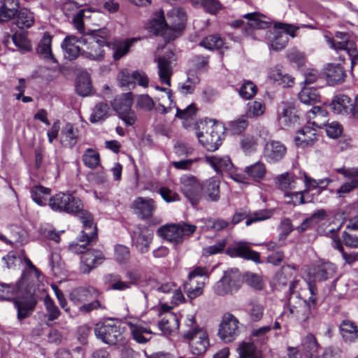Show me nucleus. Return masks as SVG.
Wrapping results in <instances>:
<instances>
[{
    "label": "nucleus",
    "mask_w": 358,
    "mask_h": 358,
    "mask_svg": "<svg viewBox=\"0 0 358 358\" xmlns=\"http://www.w3.org/2000/svg\"><path fill=\"white\" fill-rule=\"evenodd\" d=\"M50 208L56 212L66 213L77 216L86 229H90L93 224L92 215L83 209V204L79 198L71 194L59 192L51 196L48 201Z\"/></svg>",
    "instance_id": "1"
},
{
    "label": "nucleus",
    "mask_w": 358,
    "mask_h": 358,
    "mask_svg": "<svg viewBox=\"0 0 358 358\" xmlns=\"http://www.w3.org/2000/svg\"><path fill=\"white\" fill-rule=\"evenodd\" d=\"M110 33L107 28L90 29L80 38L85 45L81 55L90 60L101 61L104 58L103 48L108 44Z\"/></svg>",
    "instance_id": "2"
},
{
    "label": "nucleus",
    "mask_w": 358,
    "mask_h": 358,
    "mask_svg": "<svg viewBox=\"0 0 358 358\" xmlns=\"http://www.w3.org/2000/svg\"><path fill=\"white\" fill-rule=\"evenodd\" d=\"M185 329L182 336L189 341L190 351L196 356L202 355L209 345L206 331L197 325L194 315H189L185 322Z\"/></svg>",
    "instance_id": "3"
},
{
    "label": "nucleus",
    "mask_w": 358,
    "mask_h": 358,
    "mask_svg": "<svg viewBox=\"0 0 358 358\" xmlns=\"http://www.w3.org/2000/svg\"><path fill=\"white\" fill-rule=\"evenodd\" d=\"M198 129L196 137L208 151L214 152L222 145L224 138L225 127L221 123L214 122L211 125L201 123Z\"/></svg>",
    "instance_id": "4"
},
{
    "label": "nucleus",
    "mask_w": 358,
    "mask_h": 358,
    "mask_svg": "<svg viewBox=\"0 0 358 358\" xmlns=\"http://www.w3.org/2000/svg\"><path fill=\"white\" fill-rule=\"evenodd\" d=\"M310 296L308 300H304L300 297L292 296L289 302V310L291 315L300 322L307 321L313 315L317 301V289L315 286L308 285Z\"/></svg>",
    "instance_id": "5"
},
{
    "label": "nucleus",
    "mask_w": 358,
    "mask_h": 358,
    "mask_svg": "<svg viewBox=\"0 0 358 358\" xmlns=\"http://www.w3.org/2000/svg\"><path fill=\"white\" fill-rule=\"evenodd\" d=\"M196 229V225L181 222L178 224H166L159 227L157 234L169 243L177 245L184 241L185 236L193 234Z\"/></svg>",
    "instance_id": "6"
},
{
    "label": "nucleus",
    "mask_w": 358,
    "mask_h": 358,
    "mask_svg": "<svg viewBox=\"0 0 358 358\" xmlns=\"http://www.w3.org/2000/svg\"><path fill=\"white\" fill-rule=\"evenodd\" d=\"M273 27V31H269L267 34V37L270 42L271 48L275 51L284 49L289 41L287 35L294 38L296 32L299 29V27L279 22H275Z\"/></svg>",
    "instance_id": "7"
},
{
    "label": "nucleus",
    "mask_w": 358,
    "mask_h": 358,
    "mask_svg": "<svg viewBox=\"0 0 358 358\" xmlns=\"http://www.w3.org/2000/svg\"><path fill=\"white\" fill-rule=\"evenodd\" d=\"M242 285L241 274L236 268L226 271L223 276L213 286L215 294L221 296L232 295L237 292Z\"/></svg>",
    "instance_id": "8"
},
{
    "label": "nucleus",
    "mask_w": 358,
    "mask_h": 358,
    "mask_svg": "<svg viewBox=\"0 0 358 358\" xmlns=\"http://www.w3.org/2000/svg\"><path fill=\"white\" fill-rule=\"evenodd\" d=\"M133 99L131 93L122 94L113 103L114 110L119 118L127 127L133 126L137 121L136 112L132 109Z\"/></svg>",
    "instance_id": "9"
},
{
    "label": "nucleus",
    "mask_w": 358,
    "mask_h": 358,
    "mask_svg": "<svg viewBox=\"0 0 358 358\" xmlns=\"http://www.w3.org/2000/svg\"><path fill=\"white\" fill-rule=\"evenodd\" d=\"M180 191L192 206L197 205L203 195V186L192 176H184L180 180Z\"/></svg>",
    "instance_id": "10"
},
{
    "label": "nucleus",
    "mask_w": 358,
    "mask_h": 358,
    "mask_svg": "<svg viewBox=\"0 0 358 358\" xmlns=\"http://www.w3.org/2000/svg\"><path fill=\"white\" fill-rule=\"evenodd\" d=\"M94 334L96 338L109 345H115L122 337L120 326L111 320L97 323L94 327Z\"/></svg>",
    "instance_id": "11"
},
{
    "label": "nucleus",
    "mask_w": 358,
    "mask_h": 358,
    "mask_svg": "<svg viewBox=\"0 0 358 358\" xmlns=\"http://www.w3.org/2000/svg\"><path fill=\"white\" fill-rule=\"evenodd\" d=\"M239 320L233 314L224 313L219 325V338L224 343L234 341L239 335Z\"/></svg>",
    "instance_id": "12"
},
{
    "label": "nucleus",
    "mask_w": 358,
    "mask_h": 358,
    "mask_svg": "<svg viewBox=\"0 0 358 358\" xmlns=\"http://www.w3.org/2000/svg\"><path fill=\"white\" fill-rule=\"evenodd\" d=\"M157 64V73L162 83L171 86V78L173 73L176 59L175 54L170 51L166 55L155 59Z\"/></svg>",
    "instance_id": "13"
},
{
    "label": "nucleus",
    "mask_w": 358,
    "mask_h": 358,
    "mask_svg": "<svg viewBox=\"0 0 358 358\" xmlns=\"http://www.w3.org/2000/svg\"><path fill=\"white\" fill-rule=\"evenodd\" d=\"M227 254L231 257H241L255 263H260L259 253L252 250L248 246V243L246 242L241 241L234 243L227 248Z\"/></svg>",
    "instance_id": "14"
},
{
    "label": "nucleus",
    "mask_w": 358,
    "mask_h": 358,
    "mask_svg": "<svg viewBox=\"0 0 358 358\" xmlns=\"http://www.w3.org/2000/svg\"><path fill=\"white\" fill-rule=\"evenodd\" d=\"M103 252L98 250L91 249L87 250L81 256L80 271L87 274L97 266L101 264L105 260Z\"/></svg>",
    "instance_id": "15"
},
{
    "label": "nucleus",
    "mask_w": 358,
    "mask_h": 358,
    "mask_svg": "<svg viewBox=\"0 0 358 358\" xmlns=\"http://www.w3.org/2000/svg\"><path fill=\"white\" fill-rule=\"evenodd\" d=\"M336 171L343 175L344 178L350 179V181L345 182L337 189V194L343 196L358 188V167L346 168L343 166L337 169Z\"/></svg>",
    "instance_id": "16"
},
{
    "label": "nucleus",
    "mask_w": 358,
    "mask_h": 358,
    "mask_svg": "<svg viewBox=\"0 0 358 358\" xmlns=\"http://www.w3.org/2000/svg\"><path fill=\"white\" fill-rule=\"evenodd\" d=\"M327 43L337 52L343 51L347 53L350 51L353 53L356 47L355 43L350 38V34L347 32H336L334 38H328Z\"/></svg>",
    "instance_id": "17"
},
{
    "label": "nucleus",
    "mask_w": 358,
    "mask_h": 358,
    "mask_svg": "<svg viewBox=\"0 0 358 358\" xmlns=\"http://www.w3.org/2000/svg\"><path fill=\"white\" fill-rule=\"evenodd\" d=\"M132 242L138 251L145 253L149 250L153 234L146 227H138L132 234Z\"/></svg>",
    "instance_id": "18"
},
{
    "label": "nucleus",
    "mask_w": 358,
    "mask_h": 358,
    "mask_svg": "<svg viewBox=\"0 0 358 358\" xmlns=\"http://www.w3.org/2000/svg\"><path fill=\"white\" fill-rule=\"evenodd\" d=\"M287 148L278 141H270L264 145L263 155L268 163L280 162L285 156Z\"/></svg>",
    "instance_id": "19"
},
{
    "label": "nucleus",
    "mask_w": 358,
    "mask_h": 358,
    "mask_svg": "<svg viewBox=\"0 0 358 358\" xmlns=\"http://www.w3.org/2000/svg\"><path fill=\"white\" fill-rule=\"evenodd\" d=\"M243 17L248 20L243 29L247 35L250 34L251 29H264L269 27L273 22L266 16L259 13H250L243 15Z\"/></svg>",
    "instance_id": "20"
},
{
    "label": "nucleus",
    "mask_w": 358,
    "mask_h": 358,
    "mask_svg": "<svg viewBox=\"0 0 358 358\" xmlns=\"http://www.w3.org/2000/svg\"><path fill=\"white\" fill-rule=\"evenodd\" d=\"M52 36L45 32L38 43L36 53L45 62L50 64H57V60L52 51Z\"/></svg>",
    "instance_id": "21"
},
{
    "label": "nucleus",
    "mask_w": 358,
    "mask_h": 358,
    "mask_svg": "<svg viewBox=\"0 0 358 358\" xmlns=\"http://www.w3.org/2000/svg\"><path fill=\"white\" fill-rule=\"evenodd\" d=\"M147 29L150 32H152L155 35L164 36V38H167L169 41L174 38L175 37V36L169 37L166 36V34L171 32V31L166 20L164 19L162 11L157 13L155 17L149 21L147 25Z\"/></svg>",
    "instance_id": "22"
},
{
    "label": "nucleus",
    "mask_w": 358,
    "mask_h": 358,
    "mask_svg": "<svg viewBox=\"0 0 358 358\" xmlns=\"http://www.w3.org/2000/svg\"><path fill=\"white\" fill-rule=\"evenodd\" d=\"M186 20V13L182 8H173L167 13L166 22L171 31H180L184 27Z\"/></svg>",
    "instance_id": "23"
},
{
    "label": "nucleus",
    "mask_w": 358,
    "mask_h": 358,
    "mask_svg": "<svg viewBox=\"0 0 358 358\" xmlns=\"http://www.w3.org/2000/svg\"><path fill=\"white\" fill-rule=\"evenodd\" d=\"M84 229H85L83 231L82 235L79 238V242L81 243V244L75 242L69 244V248L72 252L83 255L85 252L84 251L85 249V244L90 243L96 238V227H93V224L90 229H89V228L86 229L85 227Z\"/></svg>",
    "instance_id": "24"
},
{
    "label": "nucleus",
    "mask_w": 358,
    "mask_h": 358,
    "mask_svg": "<svg viewBox=\"0 0 358 358\" xmlns=\"http://www.w3.org/2000/svg\"><path fill=\"white\" fill-rule=\"evenodd\" d=\"M248 215V211L245 209L236 212L232 217L231 222L233 224H236L246 218L245 224L250 226L255 222L264 220L270 217L269 213L264 210L255 212L250 217Z\"/></svg>",
    "instance_id": "25"
},
{
    "label": "nucleus",
    "mask_w": 358,
    "mask_h": 358,
    "mask_svg": "<svg viewBox=\"0 0 358 358\" xmlns=\"http://www.w3.org/2000/svg\"><path fill=\"white\" fill-rule=\"evenodd\" d=\"M132 206L136 213L143 219L151 217L156 208L153 199L143 197H138Z\"/></svg>",
    "instance_id": "26"
},
{
    "label": "nucleus",
    "mask_w": 358,
    "mask_h": 358,
    "mask_svg": "<svg viewBox=\"0 0 358 358\" xmlns=\"http://www.w3.org/2000/svg\"><path fill=\"white\" fill-rule=\"evenodd\" d=\"M204 161L217 172L231 171L233 164L228 156L206 155Z\"/></svg>",
    "instance_id": "27"
},
{
    "label": "nucleus",
    "mask_w": 358,
    "mask_h": 358,
    "mask_svg": "<svg viewBox=\"0 0 358 358\" xmlns=\"http://www.w3.org/2000/svg\"><path fill=\"white\" fill-rule=\"evenodd\" d=\"M339 330L343 341L347 344L358 341V327L352 321L345 320L339 325Z\"/></svg>",
    "instance_id": "28"
},
{
    "label": "nucleus",
    "mask_w": 358,
    "mask_h": 358,
    "mask_svg": "<svg viewBox=\"0 0 358 358\" xmlns=\"http://www.w3.org/2000/svg\"><path fill=\"white\" fill-rule=\"evenodd\" d=\"M316 140V129L308 126L303 127L299 130L294 138L296 145L303 148L313 145Z\"/></svg>",
    "instance_id": "29"
},
{
    "label": "nucleus",
    "mask_w": 358,
    "mask_h": 358,
    "mask_svg": "<svg viewBox=\"0 0 358 358\" xmlns=\"http://www.w3.org/2000/svg\"><path fill=\"white\" fill-rule=\"evenodd\" d=\"M299 116L296 113L294 106L289 103H282L281 111L278 113V122L282 127H290L297 122Z\"/></svg>",
    "instance_id": "30"
},
{
    "label": "nucleus",
    "mask_w": 358,
    "mask_h": 358,
    "mask_svg": "<svg viewBox=\"0 0 358 358\" xmlns=\"http://www.w3.org/2000/svg\"><path fill=\"white\" fill-rule=\"evenodd\" d=\"M327 115L328 113L324 107L314 106L307 113L308 122L317 128H322L327 123Z\"/></svg>",
    "instance_id": "31"
},
{
    "label": "nucleus",
    "mask_w": 358,
    "mask_h": 358,
    "mask_svg": "<svg viewBox=\"0 0 358 358\" xmlns=\"http://www.w3.org/2000/svg\"><path fill=\"white\" fill-rule=\"evenodd\" d=\"M334 113L339 115L352 113V102L345 94H338L334 96L330 104Z\"/></svg>",
    "instance_id": "32"
},
{
    "label": "nucleus",
    "mask_w": 358,
    "mask_h": 358,
    "mask_svg": "<svg viewBox=\"0 0 358 358\" xmlns=\"http://www.w3.org/2000/svg\"><path fill=\"white\" fill-rule=\"evenodd\" d=\"M78 43H80V39L74 36H68L64 38L61 46L66 59L73 60L81 54L82 51L77 45Z\"/></svg>",
    "instance_id": "33"
},
{
    "label": "nucleus",
    "mask_w": 358,
    "mask_h": 358,
    "mask_svg": "<svg viewBox=\"0 0 358 358\" xmlns=\"http://www.w3.org/2000/svg\"><path fill=\"white\" fill-rule=\"evenodd\" d=\"M133 338L138 343H146L152 338V331L143 327L140 323L127 322Z\"/></svg>",
    "instance_id": "34"
},
{
    "label": "nucleus",
    "mask_w": 358,
    "mask_h": 358,
    "mask_svg": "<svg viewBox=\"0 0 358 358\" xmlns=\"http://www.w3.org/2000/svg\"><path fill=\"white\" fill-rule=\"evenodd\" d=\"M99 292L93 287H79L72 292L70 299L76 304L87 302L97 296Z\"/></svg>",
    "instance_id": "35"
},
{
    "label": "nucleus",
    "mask_w": 358,
    "mask_h": 358,
    "mask_svg": "<svg viewBox=\"0 0 358 358\" xmlns=\"http://www.w3.org/2000/svg\"><path fill=\"white\" fill-rule=\"evenodd\" d=\"M158 327L162 334L171 335L179 328V321L173 313H166L158 322Z\"/></svg>",
    "instance_id": "36"
},
{
    "label": "nucleus",
    "mask_w": 358,
    "mask_h": 358,
    "mask_svg": "<svg viewBox=\"0 0 358 358\" xmlns=\"http://www.w3.org/2000/svg\"><path fill=\"white\" fill-rule=\"evenodd\" d=\"M0 22H8L16 14L19 8L18 0H1Z\"/></svg>",
    "instance_id": "37"
},
{
    "label": "nucleus",
    "mask_w": 358,
    "mask_h": 358,
    "mask_svg": "<svg viewBox=\"0 0 358 358\" xmlns=\"http://www.w3.org/2000/svg\"><path fill=\"white\" fill-rule=\"evenodd\" d=\"M79 131L71 123H67L61 132V142L65 147H73L78 141Z\"/></svg>",
    "instance_id": "38"
},
{
    "label": "nucleus",
    "mask_w": 358,
    "mask_h": 358,
    "mask_svg": "<svg viewBox=\"0 0 358 358\" xmlns=\"http://www.w3.org/2000/svg\"><path fill=\"white\" fill-rule=\"evenodd\" d=\"M326 76L331 85L342 83L346 76L345 70L339 64H329L326 69Z\"/></svg>",
    "instance_id": "39"
},
{
    "label": "nucleus",
    "mask_w": 358,
    "mask_h": 358,
    "mask_svg": "<svg viewBox=\"0 0 358 358\" xmlns=\"http://www.w3.org/2000/svg\"><path fill=\"white\" fill-rule=\"evenodd\" d=\"M14 305L17 310V318L20 320L28 317L34 310L36 301L32 296L26 301H14Z\"/></svg>",
    "instance_id": "40"
},
{
    "label": "nucleus",
    "mask_w": 358,
    "mask_h": 358,
    "mask_svg": "<svg viewBox=\"0 0 358 358\" xmlns=\"http://www.w3.org/2000/svg\"><path fill=\"white\" fill-rule=\"evenodd\" d=\"M14 23L21 29L31 27L34 23L33 13L27 8L20 9L14 16Z\"/></svg>",
    "instance_id": "41"
},
{
    "label": "nucleus",
    "mask_w": 358,
    "mask_h": 358,
    "mask_svg": "<svg viewBox=\"0 0 358 358\" xmlns=\"http://www.w3.org/2000/svg\"><path fill=\"white\" fill-rule=\"evenodd\" d=\"M336 267L331 262H324L318 265L315 269L314 277L316 280H327L334 276Z\"/></svg>",
    "instance_id": "42"
},
{
    "label": "nucleus",
    "mask_w": 358,
    "mask_h": 358,
    "mask_svg": "<svg viewBox=\"0 0 358 358\" xmlns=\"http://www.w3.org/2000/svg\"><path fill=\"white\" fill-rule=\"evenodd\" d=\"M300 101L306 105L315 104L320 101V95L315 87H303L299 93Z\"/></svg>",
    "instance_id": "43"
},
{
    "label": "nucleus",
    "mask_w": 358,
    "mask_h": 358,
    "mask_svg": "<svg viewBox=\"0 0 358 358\" xmlns=\"http://www.w3.org/2000/svg\"><path fill=\"white\" fill-rule=\"evenodd\" d=\"M299 178L289 173H285L280 175L277 178V185L279 189L287 191L297 187Z\"/></svg>",
    "instance_id": "44"
},
{
    "label": "nucleus",
    "mask_w": 358,
    "mask_h": 358,
    "mask_svg": "<svg viewBox=\"0 0 358 358\" xmlns=\"http://www.w3.org/2000/svg\"><path fill=\"white\" fill-rule=\"evenodd\" d=\"M51 194L50 188L36 185L31 189V196L32 200L39 206H44L46 203L47 197Z\"/></svg>",
    "instance_id": "45"
},
{
    "label": "nucleus",
    "mask_w": 358,
    "mask_h": 358,
    "mask_svg": "<svg viewBox=\"0 0 358 358\" xmlns=\"http://www.w3.org/2000/svg\"><path fill=\"white\" fill-rule=\"evenodd\" d=\"M22 284L19 281L15 285L6 284L0 282V300L8 301L13 299V296L19 290L22 289Z\"/></svg>",
    "instance_id": "46"
},
{
    "label": "nucleus",
    "mask_w": 358,
    "mask_h": 358,
    "mask_svg": "<svg viewBox=\"0 0 358 358\" xmlns=\"http://www.w3.org/2000/svg\"><path fill=\"white\" fill-rule=\"evenodd\" d=\"M208 199L212 201H216L220 198V180L215 177L206 180L204 185Z\"/></svg>",
    "instance_id": "47"
},
{
    "label": "nucleus",
    "mask_w": 358,
    "mask_h": 358,
    "mask_svg": "<svg viewBox=\"0 0 358 358\" xmlns=\"http://www.w3.org/2000/svg\"><path fill=\"white\" fill-rule=\"evenodd\" d=\"M237 350L239 358H262L253 343L243 342Z\"/></svg>",
    "instance_id": "48"
},
{
    "label": "nucleus",
    "mask_w": 358,
    "mask_h": 358,
    "mask_svg": "<svg viewBox=\"0 0 358 358\" xmlns=\"http://www.w3.org/2000/svg\"><path fill=\"white\" fill-rule=\"evenodd\" d=\"M224 39L219 34H212L206 36L199 43V45L210 50H218L223 47Z\"/></svg>",
    "instance_id": "49"
},
{
    "label": "nucleus",
    "mask_w": 358,
    "mask_h": 358,
    "mask_svg": "<svg viewBox=\"0 0 358 358\" xmlns=\"http://www.w3.org/2000/svg\"><path fill=\"white\" fill-rule=\"evenodd\" d=\"M110 108L106 103L100 102L95 106L91 114L90 120L92 123H96L106 120L108 117Z\"/></svg>",
    "instance_id": "50"
},
{
    "label": "nucleus",
    "mask_w": 358,
    "mask_h": 358,
    "mask_svg": "<svg viewBox=\"0 0 358 358\" xmlns=\"http://www.w3.org/2000/svg\"><path fill=\"white\" fill-rule=\"evenodd\" d=\"M44 306L46 311L45 317H47L48 322L55 321L59 317L61 312L49 295L44 299Z\"/></svg>",
    "instance_id": "51"
},
{
    "label": "nucleus",
    "mask_w": 358,
    "mask_h": 358,
    "mask_svg": "<svg viewBox=\"0 0 358 358\" xmlns=\"http://www.w3.org/2000/svg\"><path fill=\"white\" fill-rule=\"evenodd\" d=\"M266 110V106L262 100L258 99L250 101L247 104L246 115L253 118L262 115Z\"/></svg>",
    "instance_id": "52"
},
{
    "label": "nucleus",
    "mask_w": 358,
    "mask_h": 358,
    "mask_svg": "<svg viewBox=\"0 0 358 358\" xmlns=\"http://www.w3.org/2000/svg\"><path fill=\"white\" fill-rule=\"evenodd\" d=\"M203 287L204 282L199 280H193V282L189 280V282L184 284V289L187 296L192 299L202 294Z\"/></svg>",
    "instance_id": "53"
},
{
    "label": "nucleus",
    "mask_w": 358,
    "mask_h": 358,
    "mask_svg": "<svg viewBox=\"0 0 358 358\" xmlns=\"http://www.w3.org/2000/svg\"><path fill=\"white\" fill-rule=\"evenodd\" d=\"M285 196L290 198V200L287 202L289 203H292L293 205H301L305 203L312 202L313 199L309 196L307 192H305V190L288 192H286L285 193Z\"/></svg>",
    "instance_id": "54"
},
{
    "label": "nucleus",
    "mask_w": 358,
    "mask_h": 358,
    "mask_svg": "<svg viewBox=\"0 0 358 358\" xmlns=\"http://www.w3.org/2000/svg\"><path fill=\"white\" fill-rule=\"evenodd\" d=\"M275 282L276 286L279 287L288 285L290 294L294 293V289L298 282L296 280H292L291 277L288 276L287 273H286L284 270L276 273Z\"/></svg>",
    "instance_id": "55"
},
{
    "label": "nucleus",
    "mask_w": 358,
    "mask_h": 358,
    "mask_svg": "<svg viewBox=\"0 0 358 358\" xmlns=\"http://www.w3.org/2000/svg\"><path fill=\"white\" fill-rule=\"evenodd\" d=\"M12 41L22 52H29L31 50V43L24 33L15 32L12 35Z\"/></svg>",
    "instance_id": "56"
},
{
    "label": "nucleus",
    "mask_w": 358,
    "mask_h": 358,
    "mask_svg": "<svg viewBox=\"0 0 358 358\" xmlns=\"http://www.w3.org/2000/svg\"><path fill=\"white\" fill-rule=\"evenodd\" d=\"M83 161L86 166L94 169L99 164V154L96 150L89 148L84 152Z\"/></svg>",
    "instance_id": "57"
},
{
    "label": "nucleus",
    "mask_w": 358,
    "mask_h": 358,
    "mask_svg": "<svg viewBox=\"0 0 358 358\" xmlns=\"http://www.w3.org/2000/svg\"><path fill=\"white\" fill-rule=\"evenodd\" d=\"M245 172L254 179H262L266 173V167L264 163L257 162L245 167Z\"/></svg>",
    "instance_id": "58"
},
{
    "label": "nucleus",
    "mask_w": 358,
    "mask_h": 358,
    "mask_svg": "<svg viewBox=\"0 0 358 358\" xmlns=\"http://www.w3.org/2000/svg\"><path fill=\"white\" fill-rule=\"evenodd\" d=\"M92 85L87 75L80 76L78 78L76 84L77 92L83 96H87L90 94Z\"/></svg>",
    "instance_id": "59"
},
{
    "label": "nucleus",
    "mask_w": 358,
    "mask_h": 358,
    "mask_svg": "<svg viewBox=\"0 0 358 358\" xmlns=\"http://www.w3.org/2000/svg\"><path fill=\"white\" fill-rule=\"evenodd\" d=\"M257 92V86L251 81H244L238 90V94L244 99H250L253 97Z\"/></svg>",
    "instance_id": "60"
},
{
    "label": "nucleus",
    "mask_w": 358,
    "mask_h": 358,
    "mask_svg": "<svg viewBox=\"0 0 358 358\" xmlns=\"http://www.w3.org/2000/svg\"><path fill=\"white\" fill-rule=\"evenodd\" d=\"M131 42L125 41L124 42L116 43L113 45V57L115 60H118L124 56L129 50Z\"/></svg>",
    "instance_id": "61"
},
{
    "label": "nucleus",
    "mask_w": 358,
    "mask_h": 358,
    "mask_svg": "<svg viewBox=\"0 0 358 358\" xmlns=\"http://www.w3.org/2000/svg\"><path fill=\"white\" fill-rule=\"evenodd\" d=\"M130 258L129 248L123 245H117L115 247V259L120 264H127Z\"/></svg>",
    "instance_id": "62"
},
{
    "label": "nucleus",
    "mask_w": 358,
    "mask_h": 358,
    "mask_svg": "<svg viewBox=\"0 0 358 358\" xmlns=\"http://www.w3.org/2000/svg\"><path fill=\"white\" fill-rule=\"evenodd\" d=\"M249 315L254 322L259 321L264 315V308L257 301H252L250 303Z\"/></svg>",
    "instance_id": "63"
},
{
    "label": "nucleus",
    "mask_w": 358,
    "mask_h": 358,
    "mask_svg": "<svg viewBox=\"0 0 358 358\" xmlns=\"http://www.w3.org/2000/svg\"><path fill=\"white\" fill-rule=\"evenodd\" d=\"M343 241L345 245L351 248L358 247V231L347 227V230L343 232Z\"/></svg>",
    "instance_id": "64"
}]
</instances>
